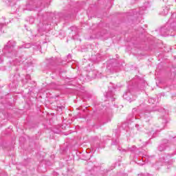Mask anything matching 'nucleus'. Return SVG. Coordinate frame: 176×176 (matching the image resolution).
Wrapping results in <instances>:
<instances>
[{
	"instance_id": "f257e3e1",
	"label": "nucleus",
	"mask_w": 176,
	"mask_h": 176,
	"mask_svg": "<svg viewBox=\"0 0 176 176\" xmlns=\"http://www.w3.org/2000/svg\"><path fill=\"white\" fill-rule=\"evenodd\" d=\"M16 47V41H9L3 49V53L6 57H16L17 56V50Z\"/></svg>"
},
{
	"instance_id": "f03ea898",
	"label": "nucleus",
	"mask_w": 176,
	"mask_h": 176,
	"mask_svg": "<svg viewBox=\"0 0 176 176\" xmlns=\"http://www.w3.org/2000/svg\"><path fill=\"white\" fill-rule=\"evenodd\" d=\"M123 98H124V100H126V101H129V102H131V101H133V100H135V98H137L136 96H133V95L131 94V92H130V91H126L123 95Z\"/></svg>"
},
{
	"instance_id": "7ed1b4c3",
	"label": "nucleus",
	"mask_w": 176,
	"mask_h": 176,
	"mask_svg": "<svg viewBox=\"0 0 176 176\" xmlns=\"http://www.w3.org/2000/svg\"><path fill=\"white\" fill-rule=\"evenodd\" d=\"M153 111H160V110L159 108L153 109V110H145L144 111V122H149L152 119V117L148 116V113H151V112H153Z\"/></svg>"
},
{
	"instance_id": "20e7f679",
	"label": "nucleus",
	"mask_w": 176,
	"mask_h": 176,
	"mask_svg": "<svg viewBox=\"0 0 176 176\" xmlns=\"http://www.w3.org/2000/svg\"><path fill=\"white\" fill-rule=\"evenodd\" d=\"M121 65H123L120 63H116V59H110L107 63V68H111V67L115 68V67H121Z\"/></svg>"
},
{
	"instance_id": "39448f33",
	"label": "nucleus",
	"mask_w": 176,
	"mask_h": 176,
	"mask_svg": "<svg viewBox=\"0 0 176 176\" xmlns=\"http://www.w3.org/2000/svg\"><path fill=\"white\" fill-rule=\"evenodd\" d=\"M168 12H170V7H163L160 12V14L161 16H167Z\"/></svg>"
},
{
	"instance_id": "423d86ee",
	"label": "nucleus",
	"mask_w": 176,
	"mask_h": 176,
	"mask_svg": "<svg viewBox=\"0 0 176 176\" xmlns=\"http://www.w3.org/2000/svg\"><path fill=\"white\" fill-rule=\"evenodd\" d=\"M47 64H48V65H55V64H57V58H52L48 59Z\"/></svg>"
},
{
	"instance_id": "0eeeda50",
	"label": "nucleus",
	"mask_w": 176,
	"mask_h": 176,
	"mask_svg": "<svg viewBox=\"0 0 176 176\" xmlns=\"http://www.w3.org/2000/svg\"><path fill=\"white\" fill-rule=\"evenodd\" d=\"M31 46H32V45H31V43H25V44L19 46L18 49H30V47H31Z\"/></svg>"
},
{
	"instance_id": "6e6552de",
	"label": "nucleus",
	"mask_w": 176,
	"mask_h": 176,
	"mask_svg": "<svg viewBox=\"0 0 176 176\" xmlns=\"http://www.w3.org/2000/svg\"><path fill=\"white\" fill-rule=\"evenodd\" d=\"M89 78H94L97 77V70L89 72L88 74Z\"/></svg>"
},
{
	"instance_id": "1a4fd4ad",
	"label": "nucleus",
	"mask_w": 176,
	"mask_h": 176,
	"mask_svg": "<svg viewBox=\"0 0 176 176\" xmlns=\"http://www.w3.org/2000/svg\"><path fill=\"white\" fill-rule=\"evenodd\" d=\"M166 148H167V145H164L161 144L159 146H158V150L160 152H163V151H166Z\"/></svg>"
},
{
	"instance_id": "9d476101",
	"label": "nucleus",
	"mask_w": 176,
	"mask_h": 176,
	"mask_svg": "<svg viewBox=\"0 0 176 176\" xmlns=\"http://www.w3.org/2000/svg\"><path fill=\"white\" fill-rule=\"evenodd\" d=\"M113 93L111 91H109L107 93H106L105 94V97L107 98H109L111 97H113Z\"/></svg>"
},
{
	"instance_id": "9b49d317",
	"label": "nucleus",
	"mask_w": 176,
	"mask_h": 176,
	"mask_svg": "<svg viewBox=\"0 0 176 176\" xmlns=\"http://www.w3.org/2000/svg\"><path fill=\"white\" fill-rule=\"evenodd\" d=\"M31 79V76H30L29 74L25 76V81L24 80H22L23 83L25 84V83H28V80Z\"/></svg>"
},
{
	"instance_id": "f8f14e48",
	"label": "nucleus",
	"mask_w": 176,
	"mask_h": 176,
	"mask_svg": "<svg viewBox=\"0 0 176 176\" xmlns=\"http://www.w3.org/2000/svg\"><path fill=\"white\" fill-rule=\"evenodd\" d=\"M28 67H32V62L27 63V64L25 65V67L28 68Z\"/></svg>"
},
{
	"instance_id": "ddd939ff",
	"label": "nucleus",
	"mask_w": 176,
	"mask_h": 176,
	"mask_svg": "<svg viewBox=\"0 0 176 176\" xmlns=\"http://www.w3.org/2000/svg\"><path fill=\"white\" fill-rule=\"evenodd\" d=\"M163 145H167V144H168V140H166V139H164L162 140V143Z\"/></svg>"
},
{
	"instance_id": "4468645a",
	"label": "nucleus",
	"mask_w": 176,
	"mask_h": 176,
	"mask_svg": "<svg viewBox=\"0 0 176 176\" xmlns=\"http://www.w3.org/2000/svg\"><path fill=\"white\" fill-rule=\"evenodd\" d=\"M155 102H156V100H155V99H153V98H150L148 100L149 104H155Z\"/></svg>"
},
{
	"instance_id": "2eb2a0df",
	"label": "nucleus",
	"mask_w": 176,
	"mask_h": 176,
	"mask_svg": "<svg viewBox=\"0 0 176 176\" xmlns=\"http://www.w3.org/2000/svg\"><path fill=\"white\" fill-rule=\"evenodd\" d=\"M52 13H47L44 16L43 19H47V16H49V17H50V16H52Z\"/></svg>"
},
{
	"instance_id": "dca6fc26",
	"label": "nucleus",
	"mask_w": 176,
	"mask_h": 176,
	"mask_svg": "<svg viewBox=\"0 0 176 176\" xmlns=\"http://www.w3.org/2000/svg\"><path fill=\"white\" fill-rule=\"evenodd\" d=\"M6 25V24H3V23H0V31H1L2 30V27Z\"/></svg>"
},
{
	"instance_id": "f3484780",
	"label": "nucleus",
	"mask_w": 176,
	"mask_h": 176,
	"mask_svg": "<svg viewBox=\"0 0 176 176\" xmlns=\"http://www.w3.org/2000/svg\"><path fill=\"white\" fill-rule=\"evenodd\" d=\"M135 146H133L132 148H130V151H135Z\"/></svg>"
},
{
	"instance_id": "a211bd4d",
	"label": "nucleus",
	"mask_w": 176,
	"mask_h": 176,
	"mask_svg": "<svg viewBox=\"0 0 176 176\" xmlns=\"http://www.w3.org/2000/svg\"><path fill=\"white\" fill-rule=\"evenodd\" d=\"M67 58H69L68 63H69V60H71V58H72V56H71V54H68Z\"/></svg>"
},
{
	"instance_id": "6ab92c4d",
	"label": "nucleus",
	"mask_w": 176,
	"mask_h": 176,
	"mask_svg": "<svg viewBox=\"0 0 176 176\" xmlns=\"http://www.w3.org/2000/svg\"><path fill=\"white\" fill-rule=\"evenodd\" d=\"M2 61H3V59L2 58V57L0 56V64L1 63H2Z\"/></svg>"
},
{
	"instance_id": "aec40b11",
	"label": "nucleus",
	"mask_w": 176,
	"mask_h": 176,
	"mask_svg": "<svg viewBox=\"0 0 176 176\" xmlns=\"http://www.w3.org/2000/svg\"><path fill=\"white\" fill-rule=\"evenodd\" d=\"M30 21H31L32 23H34V19H30Z\"/></svg>"
},
{
	"instance_id": "412c9836",
	"label": "nucleus",
	"mask_w": 176,
	"mask_h": 176,
	"mask_svg": "<svg viewBox=\"0 0 176 176\" xmlns=\"http://www.w3.org/2000/svg\"><path fill=\"white\" fill-rule=\"evenodd\" d=\"M164 123L166 124V123H167V120H165Z\"/></svg>"
},
{
	"instance_id": "4be33fe9",
	"label": "nucleus",
	"mask_w": 176,
	"mask_h": 176,
	"mask_svg": "<svg viewBox=\"0 0 176 176\" xmlns=\"http://www.w3.org/2000/svg\"><path fill=\"white\" fill-rule=\"evenodd\" d=\"M135 111H137L136 109H133V112H135Z\"/></svg>"
},
{
	"instance_id": "5701e85b",
	"label": "nucleus",
	"mask_w": 176,
	"mask_h": 176,
	"mask_svg": "<svg viewBox=\"0 0 176 176\" xmlns=\"http://www.w3.org/2000/svg\"><path fill=\"white\" fill-rule=\"evenodd\" d=\"M164 2H168V0H163Z\"/></svg>"
},
{
	"instance_id": "b1692460",
	"label": "nucleus",
	"mask_w": 176,
	"mask_h": 176,
	"mask_svg": "<svg viewBox=\"0 0 176 176\" xmlns=\"http://www.w3.org/2000/svg\"><path fill=\"white\" fill-rule=\"evenodd\" d=\"M37 49H39V45H37Z\"/></svg>"
},
{
	"instance_id": "393cba45",
	"label": "nucleus",
	"mask_w": 176,
	"mask_h": 176,
	"mask_svg": "<svg viewBox=\"0 0 176 176\" xmlns=\"http://www.w3.org/2000/svg\"><path fill=\"white\" fill-rule=\"evenodd\" d=\"M112 144H113V145H116V144H115V143H113Z\"/></svg>"
},
{
	"instance_id": "a878e982",
	"label": "nucleus",
	"mask_w": 176,
	"mask_h": 176,
	"mask_svg": "<svg viewBox=\"0 0 176 176\" xmlns=\"http://www.w3.org/2000/svg\"><path fill=\"white\" fill-rule=\"evenodd\" d=\"M150 134H152V132H150Z\"/></svg>"
},
{
	"instance_id": "bb28decb",
	"label": "nucleus",
	"mask_w": 176,
	"mask_h": 176,
	"mask_svg": "<svg viewBox=\"0 0 176 176\" xmlns=\"http://www.w3.org/2000/svg\"><path fill=\"white\" fill-rule=\"evenodd\" d=\"M138 175H142V174Z\"/></svg>"
},
{
	"instance_id": "cd10ccee",
	"label": "nucleus",
	"mask_w": 176,
	"mask_h": 176,
	"mask_svg": "<svg viewBox=\"0 0 176 176\" xmlns=\"http://www.w3.org/2000/svg\"><path fill=\"white\" fill-rule=\"evenodd\" d=\"M175 2H176V0H175Z\"/></svg>"
}]
</instances>
